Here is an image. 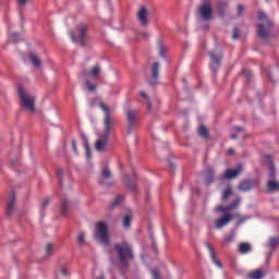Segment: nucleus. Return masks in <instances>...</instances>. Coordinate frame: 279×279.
<instances>
[{
    "label": "nucleus",
    "mask_w": 279,
    "mask_h": 279,
    "mask_svg": "<svg viewBox=\"0 0 279 279\" xmlns=\"http://www.w3.org/2000/svg\"><path fill=\"white\" fill-rule=\"evenodd\" d=\"M77 243L81 246L85 244V234H84V232L78 233Z\"/></svg>",
    "instance_id": "obj_34"
},
{
    "label": "nucleus",
    "mask_w": 279,
    "mask_h": 279,
    "mask_svg": "<svg viewBox=\"0 0 279 279\" xmlns=\"http://www.w3.org/2000/svg\"><path fill=\"white\" fill-rule=\"evenodd\" d=\"M240 214H226L225 216H222V218H218L215 221V227L217 230H221L222 227L228 226L229 222H231V220H233L234 218H239Z\"/></svg>",
    "instance_id": "obj_7"
},
{
    "label": "nucleus",
    "mask_w": 279,
    "mask_h": 279,
    "mask_svg": "<svg viewBox=\"0 0 279 279\" xmlns=\"http://www.w3.org/2000/svg\"><path fill=\"white\" fill-rule=\"evenodd\" d=\"M203 1L208 2V1H210V0H203Z\"/></svg>",
    "instance_id": "obj_59"
},
{
    "label": "nucleus",
    "mask_w": 279,
    "mask_h": 279,
    "mask_svg": "<svg viewBox=\"0 0 279 279\" xmlns=\"http://www.w3.org/2000/svg\"><path fill=\"white\" fill-rule=\"evenodd\" d=\"M277 246H279V238L272 236L269 240V247L271 251H276Z\"/></svg>",
    "instance_id": "obj_24"
},
{
    "label": "nucleus",
    "mask_w": 279,
    "mask_h": 279,
    "mask_svg": "<svg viewBox=\"0 0 279 279\" xmlns=\"http://www.w3.org/2000/svg\"><path fill=\"white\" fill-rule=\"evenodd\" d=\"M97 272H99V270H95V271H94V274H97Z\"/></svg>",
    "instance_id": "obj_58"
},
{
    "label": "nucleus",
    "mask_w": 279,
    "mask_h": 279,
    "mask_svg": "<svg viewBox=\"0 0 279 279\" xmlns=\"http://www.w3.org/2000/svg\"><path fill=\"white\" fill-rule=\"evenodd\" d=\"M263 272L257 269V270H254L253 272L250 274V278L251 279H262L263 278Z\"/></svg>",
    "instance_id": "obj_27"
},
{
    "label": "nucleus",
    "mask_w": 279,
    "mask_h": 279,
    "mask_svg": "<svg viewBox=\"0 0 279 279\" xmlns=\"http://www.w3.org/2000/svg\"><path fill=\"white\" fill-rule=\"evenodd\" d=\"M17 96L21 98V106L23 108H26L27 111L29 112H35V99L33 96H27V93L24 87L20 86L17 87Z\"/></svg>",
    "instance_id": "obj_6"
},
{
    "label": "nucleus",
    "mask_w": 279,
    "mask_h": 279,
    "mask_svg": "<svg viewBox=\"0 0 279 279\" xmlns=\"http://www.w3.org/2000/svg\"><path fill=\"white\" fill-rule=\"evenodd\" d=\"M123 197L121 195L117 196L116 199H113L111 207L114 208L117 205L121 204Z\"/></svg>",
    "instance_id": "obj_36"
},
{
    "label": "nucleus",
    "mask_w": 279,
    "mask_h": 279,
    "mask_svg": "<svg viewBox=\"0 0 279 279\" xmlns=\"http://www.w3.org/2000/svg\"><path fill=\"white\" fill-rule=\"evenodd\" d=\"M99 108H101L102 112H105V134H102L101 140L96 141V151H102L106 145L108 144L109 133L111 132L112 126H114V120L111 118V112L109 108L105 104H99Z\"/></svg>",
    "instance_id": "obj_1"
},
{
    "label": "nucleus",
    "mask_w": 279,
    "mask_h": 279,
    "mask_svg": "<svg viewBox=\"0 0 279 279\" xmlns=\"http://www.w3.org/2000/svg\"><path fill=\"white\" fill-rule=\"evenodd\" d=\"M126 187H129L131 190V192H135V184L130 183V181L125 182Z\"/></svg>",
    "instance_id": "obj_44"
},
{
    "label": "nucleus",
    "mask_w": 279,
    "mask_h": 279,
    "mask_svg": "<svg viewBox=\"0 0 279 279\" xmlns=\"http://www.w3.org/2000/svg\"><path fill=\"white\" fill-rule=\"evenodd\" d=\"M232 209L231 208H229L228 206H218V208H216V211H218V213H229V211H231Z\"/></svg>",
    "instance_id": "obj_37"
},
{
    "label": "nucleus",
    "mask_w": 279,
    "mask_h": 279,
    "mask_svg": "<svg viewBox=\"0 0 279 279\" xmlns=\"http://www.w3.org/2000/svg\"><path fill=\"white\" fill-rule=\"evenodd\" d=\"M101 177L105 179L111 178V171L108 168L102 169Z\"/></svg>",
    "instance_id": "obj_35"
},
{
    "label": "nucleus",
    "mask_w": 279,
    "mask_h": 279,
    "mask_svg": "<svg viewBox=\"0 0 279 279\" xmlns=\"http://www.w3.org/2000/svg\"><path fill=\"white\" fill-rule=\"evenodd\" d=\"M268 77H269V80H270V74H269V76H268Z\"/></svg>",
    "instance_id": "obj_62"
},
{
    "label": "nucleus",
    "mask_w": 279,
    "mask_h": 279,
    "mask_svg": "<svg viewBox=\"0 0 279 279\" xmlns=\"http://www.w3.org/2000/svg\"><path fill=\"white\" fill-rule=\"evenodd\" d=\"M158 52L160 54L161 58H165V47L161 43L158 44Z\"/></svg>",
    "instance_id": "obj_41"
},
{
    "label": "nucleus",
    "mask_w": 279,
    "mask_h": 279,
    "mask_svg": "<svg viewBox=\"0 0 279 279\" xmlns=\"http://www.w3.org/2000/svg\"><path fill=\"white\" fill-rule=\"evenodd\" d=\"M113 250L116 251L117 258L122 263L124 267L129 265V260L133 259V250L128 242H122L119 244H113Z\"/></svg>",
    "instance_id": "obj_3"
},
{
    "label": "nucleus",
    "mask_w": 279,
    "mask_h": 279,
    "mask_svg": "<svg viewBox=\"0 0 279 279\" xmlns=\"http://www.w3.org/2000/svg\"><path fill=\"white\" fill-rule=\"evenodd\" d=\"M209 58L211 59V65H209V68L213 71H217L219 68V62L221 61V56H218L216 53L209 52Z\"/></svg>",
    "instance_id": "obj_14"
},
{
    "label": "nucleus",
    "mask_w": 279,
    "mask_h": 279,
    "mask_svg": "<svg viewBox=\"0 0 279 279\" xmlns=\"http://www.w3.org/2000/svg\"><path fill=\"white\" fill-rule=\"evenodd\" d=\"M85 149L87 159H90V148L88 147L87 141H85Z\"/></svg>",
    "instance_id": "obj_43"
},
{
    "label": "nucleus",
    "mask_w": 279,
    "mask_h": 279,
    "mask_svg": "<svg viewBox=\"0 0 279 279\" xmlns=\"http://www.w3.org/2000/svg\"><path fill=\"white\" fill-rule=\"evenodd\" d=\"M147 9L145 7L140 8V11H137V21H140L141 26H147Z\"/></svg>",
    "instance_id": "obj_12"
},
{
    "label": "nucleus",
    "mask_w": 279,
    "mask_h": 279,
    "mask_svg": "<svg viewBox=\"0 0 279 279\" xmlns=\"http://www.w3.org/2000/svg\"><path fill=\"white\" fill-rule=\"evenodd\" d=\"M251 251V246L248 243H242L239 245V252L242 254H246Z\"/></svg>",
    "instance_id": "obj_25"
},
{
    "label": "nucleus",
    "mask_w": 279,
    "mask_h": 279,
    "mask_svg": "<svg viewBox=\"0 0 279 279\" xmlns=\"http://www.w3.org/2000/svg\"><path fill=\"white\" fill-rule=\"evenodd\" d=\"M142 36H143L144 38H149V34H148V33H143Z\"/></svg>",
    "instance_id": "obj_54"
},
{
    "label": "nucleus",
    "mask_w": 279,
    "mask_h": 279,
    "mask_svg": "<svg viewBox=\"0 0 279 279\" xmlns=\"http://www.w3.org/2000/svg\"><path fill=\"white\" fill-rule=\"evenodd\" d=\"M234 218H239V220H236L235 226L240 227L243 222H245L246 220H250V216H240L239 217H234Z\"/></svg>",
    "instance_id": "obj_30"
},
{
    "label": "nucleus",
    "mask_w": 279,
    "mask_h": 279,
    "mask_svg": "<svg viewBox=\"0 0 279 279\" xmlns=\"http://www.w3.org/2000/svg\"><path fill=\"white\" fill-rule=\"evenodd\" d=\"M238 9H239V15H242L243 10H244V8L242 7V4H239Z\"/></svg>",
    "instance_id": "obj_50"
},
{
    "label": "nucleus",
    "mask_w": 279,
    "mask_h": 279,
    "mask_svg": "<svg viewBox=\"0 0 279 279\" xmlns=\"http://www.w3.org/2000/svg\"><path fill=\"white\" fill-rule=\"evenodd\" d=\"M257 20H259V24H257V37L260 39L268 38L272 32L274 22L264 12L257 14Z\"/></svg>",
    "instance_id": "obj_2"
},
{
    "label": "nucleus",
    "mask_w": 279,
    "mask_h": 279,
    "mask_svg": "<svg viewBox=\"0 0 279 279\" xmlns=\"http://www.w3.org/2000/svg\"><path fill=\"white\" fill-rule=\"evenodd\" d=\"M85 85H86V88L88 89V92H90V93L97 90V85H93L90 83V81H88V80L85 81Z\"/></svg>",
    "instance_id": "obj_31"
},
{
    "label": "nucleus",
    "mask_w": 279,
    "mask_h": 279,
    "mask_svg": "<svg viewBox=\"0 0 279 279\" xmlns=\"http://www.w3.org/2000/svg\"><path fill=\"white\" fill-rule=\"evenodd\" d=\"M72 149H74V153H77V145L74 140H72Z\"/></svg>",
    "instance_id": "obj_49"
},
{
    "label": "nucleus",
    "mask_w": 279,
    "mask_h": 279,
    "mask_svg": "<svg viewBox=\"0 0 279 279\" xmlns=\"http://www.w3.org/2000/svg\"><path fill=\"white\" fill-rule=\"evenodd\" d=\"M147 108L150 110V104H149V105H147Z\"/></svg>",
    "instance_id": "obj_57"
},
{
    "label": "nucleus",
    "mask_w": 279,
    "mask_h": 279,
    "mask_svg": "<svg viewBox=\"0 0 279 279\" xmlns=\"http://www.w3.org/2000/svg\"><path fill=\"white\" fill-rule=\"evenodd\" d=\"M203 182H205V185L209 186L211 185L213 181L215 180V172L211 168L206 169L203 171Z\"/></svg>",
    "instance_id": "obj_11"
},
{
    "label": "nucleus",
    "mask_w": 279,
    "mask_h": 279,
    "mask_svg": "<svg viewBox=\"0 0 279 279\" xmlns=\"http://www.w3.org/2000/svg\"><path fill=\"white\" fill-rule=\"evenodd\" d=\"M27 0H17V4H20V7H25Z\"/></svg>",
    "instance_id": "obj_48"
},
{
    "label": "nucleus",
    "mask_w": 279,
    "mask_h": 279,
    "mask_svg": "<svg viewBox=\"0 0 279 279\" xmlns=\"http://www.w3.org/2000/svg\"><path fill=\"white\" fill-rule=\"evenodd\" d=\"M269 177L275 179L276 178V168L271 160H269Z\"/></svg>",
    "instance_id": "obj_32"
},
{
    "label": "nucleus",
    "mask_w": 279,
    "mask_h": 279,
    "mask_svg": "<svg viewBox=\"0 0 279 279\" xmlns=\"http://www.w3.org/2000/svg\"><path fill=\"white\" fill-rule=\"evenodd\" d=\"M243 171V165L239 163L236 165L235 169H227L225 174L222 175V178L227 179V180H232L234 178H236L238 175H240V173H242Z\"/></svg>",
    "instance_id": "obj_9"
},
{
    "label": "nucleus",
    "mask_w": 279,
    "mask_h": 279,
    "mask_svg": "<svg viewBox=\"0 0 279 279\" xmlns=\"http://www.w3.org/2000/svg\"><path fill=\"white\" fill-rule=\"evenodd\" d=\"M53 252H54V246H53V244L48 243V244L45 246V253L47 254V256H51V255H53Z\"/></svg>",
    "instance_id": "obj_28"
},
{
    "label": "nucleus",
    "mask_w": 279,
    "mask_h": 279,
    "mask_svg": "<svg viewBox=\"0 0 279 279\" xmlns=\"http://www.w3.org/2000/svg\"><path fill=\"white\" fill-rule=\"evenodd\" d=\"M131 225H132V217L130 216L123 217V220H122L123 228L129 229Z\"/></svg>",
    "instance_id": "obj_26"
},
{
    "label": "nucleus",
    "mask_w": 279,
    "mask_h": 279,
    "mask_svg": "<svg viewBox=\"0 0 279 279\" xmlns=\"http://www.w3.org/2000/svg\"><path fill=\"white\" fill-rule=\"evenodd\" d=\"M228 8V3L227 2H221L219 3L218 7V14L219 16H225V13H222V9Z\"/></svg>",
    "instance_id": "obj_33"
},
{
    "label": "nucleus",
    "mask_w": 279,
    "mask_h": 279,
    "mask_svg": "<svg viewBox=\"0 0 279 279\" xmlns=\"http://www.w3.org/2000/svg\"><path fill=\"white\" fill-rule=\"evenodd\" d=\"M101 73V68L99 65H94L89 72L83 71V75H89L93 80H97Z\"/></svg>",
    "instance_id": "obj_16"
},
{
    "label": "nucleus",
    "mask_w": 279,
    "mask_h": 279,
    "mask_svg": "<svg viewBox=\"0 0 279 279\" xmlns=\"http://www.w3.org/2000/svg\"><path fill=\"white\" fill-rule=\"evenodd\" d=\"M153 81H149L150 86H156L157 84V78L159 77V62H155L153 64Z\"/></svg>",
    "instance_id": "obj_17"
},
{
    "label": "nucleus",
    "mask_w": 279,
    "mask_h": 279,
    "mask_svg": "<svg viewBox=\"0 0 279 279\" xmlns=\"http://www.w3.org/2000/svg\"><path fill=\"white\" fill-rule=\"evenodd\" d=\"M70 210V199L66 196H62L61 198V215L65 216L68 211Z\"/></svg>",
    "instance_id": "obj_18"
},
{
    "label": "nucleus",
    "mask_w": 279,
    "mask_h": 279,
    "mask_svg": "<svg viewBox=\"0 0 279 279\" xmlns=\"http://www.w3.org/2000/svg\"><path fill=\"white\" fill-rule=\"evenodd\" d=\"M14 207H15V193L11 192L9 196V204L7 206V217L12 216Z\"/></svg>",
    "instance_id": "obj_15"
},
{
    "label": "nucleus",
    "mask_w": 279,
    "mask_h": 279,
    "mask_svg": "<svg viewBox=\"0 0 279 279\" xmlns=\"http://www.w3.org/2000/svg\"><path fill=\"white\" fill-rule=\"evenodd\" d=\"M253 187V181H243L242 183L239 184V191L240 192H250Z\"/></svg>",
    "instance_id": "obj_19"
},
{
    "label": "nucleus",
    "mask_w": 279,
    "mask_h": 279,
    "mask_svg": "<svg viewBox=\"0 0 279 279\" xmlns=\"http://www.w3.org/2000/svg\"><path fill=\"white\" fill-rule=\"evenodd\" d=\"M239 205H240V197H236L232 204H230L229 206H227V208L231 209V210H234V209H238L239 208Z\"/></svg>",
    "instance_id": "obj_29"
},
{
    "label": "nucleus",
    "mask_w": 279,
    "mask_h": 279,
    "mask_svg": "<svg viewBox=\"0 0 279 279\" xmlns=\"http://www.w3.org/2000/svg\"><path fill=\"white\" fill-rule=\"evenodd\" d=\"M205 247L209 252V257L211 258L213 264H215L216 267H218L219 269H222V264H221V262H219L217 259V255H216L215 251L213 250V246L208 243H205Z\"/></svg>",
    "instance_id": "obj_13"
},
{
    "label": "nucleus",
    "mask_w": 279,
    "mask_h": 279,
    "mask_svg": "<svg viewBox=\"0 0 279 279\" xmlns=\"http://www.w3.org/2000/svg\"><path fill=\"white\" fill-rule=\"evenodd\" d=\"M231 195H232V187L231 185H227L225 191H222L221 199L227 201L229 199V197H231Z\"/></svg>",
    "instance_id": "obj_22"
},
{
    "label": "nucleus",
    "mask_w": 279,
    "mask_h": 279,
    "mask_svg": "<svg viewBox=\"0 0 279 279\" xmlns=\"http://www.w3.org/2000/svg\"><path fill=\"white\" fill-rule=\"evenodd\" d=\"M267 190H269V192H277V191H279V182H277V181H269V183H267Z\"/></svg>",
    "instance_id": "obj_23"
},
{
    "label": "nucleus",
    "mask_w": 279,
    "mask_h": 279,
    "mask_svg": "<svg viewBox=\"0 0 279 279\" xmlns=\"http://www.w3.org/2000/svg\"><path fill=\"white\" fill-rule=\"evenodd\" d=\"M69 37H71L72 43H78L82 46L87 44V25L78 24L75 28V33L73 31H69Z\"/></svg>",
    "instance_id": "obj_4"
},
{
    "label": "nucleus",
    "mask_w": 279,
    "mask_h": 279,
    "mask_svg": "<svg viewBox=\"0 0 279 279\" xmlns=\"http://www.w3.org/2000/svg\"><path fill=\"white\" fill-rule=\"evenodd\" d=\"M57 175H58V178H59V185H63V180H62V177H63V169H58Z\"/></svg>",
    "instance_id": "obj_39"
},
{
    "label": "nucleus",
    "mask_w": 279,
    "mask_h": 279,
    "mask_svg": "<svg viewBox=\"0 0 279 279\" xmlns=\"http://www.w3.org/2000/svg\"><path fill=\"white\" fill-rule=\"evenodd\" d=\"M234 154V149L230 148L229 150H227V155L231 156Z\"/></svg>",
    "instance_id": "obj_51"
},
{
    "label": "nucleus",
    "mask_w": 279,
    "mask_h": 279,
    "mask_svg": "<svg viewBox=\"0 0 279 279\" xmlns=\"http://www.w3.org/2000/svg\"><path fill=\"white\" fill-rule=\"evenodd\" d=\"M49 198L45 199L44 202H41V208H46L47 206H49Z\"/></svg>",
    "instance_id": "obj_47"
},
{
    "label": "nucleus",
    "mask_w": 279,
    "mask_h": 279,
    "mask_svg": "<svg viewBox=\"0 0 279 279\" xmlns=\"http://www.w3.org/2000/svg\"><path fill=\"white\" fill-rule=\"evenodd\" d=\"M266 2H269V0H266Z\"/></svg>",
    "instance_id": "obj_61"
},
{
    "label": "nucleus",
    "mask_w": 279,
    "mask_h": 279,
    "mask_svg": "<svg viewBox=\"0 0 279 279\" xmlns=\"http://www.w3.org/2000/svg\"><path fill=\"white\" fill-rule=\"evenodd\" d=\"M230 138L235 140L236 138L235 134L230 135Z\"/></svg>",
    "instance_id": "obj_56"
},
{
    "label": "nucleus",
    "mask_w": 279,
    "mask_h": 279,
    "mask_svg": "<svg viewBox=\"0 0 279 279\" xmlns=\"http://www.w3.org/2000/svg\"><path fill=\"white\" fill-rule=\"evenodd\" d=\"M61 275L62 276H69L70 275V269H68L66 267H62L61 268Z\"/></svg>",
    "instance_id": "obj_45"
},
{
    "label": "nucleus",
    "mask_w": 279,
    "mask_h": 279,
    "mask_svg": "<svg viewBox=\"0 0 279 279\" xmlns=\"http://www.w3.org/2000/svg\"><path fill=\"white\" fill-rule=\"evenodd\" d=\"M198 13L203 21H210L213 16V8L209 2H203L201 8H198Z\"/></svg>",
    "instance_id": "obj_8"
},
{
    "label": "nucleus",
    "mask_w": 279,
    "mask_h": 279,
    "mask_svg": "<svg viewBox=\"0 0 279 279\" xmlns=\"http://www.w3.org/2000/svg\"><path fill=\"white\" fill-rule=\"evenodd\" d=\"M136 110L129 109L126 110V123L129 126V133L132 132V129L135 126L136 123Z\"/></svg>",
    "instance_id": "obj_10"
},
{
    "label": "nucleus",
    "mask_w": 279,
    "mask_h": 279,
    "mask_svg": "<svg viewBox=\"0 0 279 279\" xmlns=\"http://www.w3.org/2000/svg\"><path fill=\"white\" fill-rule=\"evenodd\" d=\"M94 238L96 242L101 243V245H109L108 225L106 222L99 221L96 223Z\"/></svg>",
    "instance_id": "obj_5"
},
{
    "label": "nucleus",
    "mask_w": 279,
    "mask_h": 279,
    "mask_svg": "<svg viewBox=\"0 0 279 279\" xmlns=\"http://www.w3.org/2000/svg\"><path fill=\"white\" fill-rule=\"evenodd\" d=\"M234 238H235L234 233L227 234L225 236V243H232V241H234Z\"/></svg>",
    "instance_id": "obj_38"
},
{
    "label": "nucleus",
    "mask_w": 279,
    "mask_h": 279,
    "mask_svg": "<svg viewBox=\"0 0 279 279\" xmlns=\"http://www.w3.org/2000/svg\"><path fill=\"white\" fill-rule=\"evenodd\" d=\"M153 278L160 279L159 271H157L156 269L153 270Z\"/></svg>",
    "instance_id": "obj_46"
},
{
    "label": "nucleus",
    "mask_w": 279,
    "mask_h": 279,
    "mask_svg": "<svg viewBox=\"0 0 279 279\" xmlns=\"http://www.w3.org/2000/svg\"><path fill=\"white\" fill-rule=\"evenodd\" d=\"M97 279H105V275H102L101 272H99V278Z\"/></svg>",
    "instance_id": "obj_55"
},
{
    "label": "nucleus",
    "mask_w": 279,
    "mask_h": 279,
    "mask_svg": "<svg viewBox=\"0 0 279 279\" xmlns=\"http://www.w3.org/2000/svg\"><path fill=\"white\" fill-rule=\"evenodd\" d=\"M198 135L203 140L207 141L209 138V133H208L207 126H204V125L198 126Z\"/></svg>",
    "instance_id": "obj_21"
},
{
    "label": "nucleus",
    "mask_w": 279,
    "mask_h": 279,
    "mask_svg": "<svg viewBox=\"0 0 279 279\" xmlns=\"http://www.w3.org/2000/svg\"><path fill=\"white\" fill-rule=\"evenodd\" d=\"M19 33H13L10 35V41L11 43H19Z\"/></svg>",
    "instance_id": "obj_40"
},
{
    "label": "nucleus",
    "mask_w": 279,
    "mask_h": 279,
    "mask_svg": "<svg viewBox=\"0 0 279 279\" xmlns=\"http://www.w3.org/2000/svg\"><path fill=\"white\" fill-rule=\"evenodd\" d=\"M246 74H248V72H247V71H245V75H246Z\"/></svg>",
    "instance_id": "obj_60"
},
{
    "label": "nucleus",
    "mask_w": 279,
    "mask_h": 279,
    "mask_svg": "<svg viewBox=\"0 0 279 279\" xmlns=\"http://www.w3.org/2000/svg\"><path fill=\"white\" fill-rule=\"evenodd\" d=\"M235 131L241 133V132H243V129L241 126H235Z\"/></svg>",
    "instance_id": "obj_53"
},
{
    "label": "nucleus",
    "mask_w": 279,
    "mask_h": 279,
    "mask_svg": "<svg viewBox=\"0 0 279 279\" xmlns=\"http://www.w3.org/2000/svg\"><path fill=\"white\" fill-rule=\"evenodd\" d=\"M239 35H240V31L239 28H233V34H232V39L233 40H238L239 39Z\"/></svg>",
    "instance_id": "obj_42"
},
{
    "label": "nucleus",
    "mask_w": 279,
    "mask_h": 279,
    "mask_svg": "<svg viewBox=\"0 0 279 279\" xmlns=\"http://www.w3.org/2000/svg\"><path fill=\"white\" fill-rule=\"evenodd\" d=\"M29 60H31V63H33L35 69L40 68V64H41L40 59L34 52H29Z\"/></svg>",
    "instance_id": "obj_20"
},
{
    "label": "nucleus",
    "mask_w": 279,
    "mask_h": 279,
    "mask_svg": "<svg viewBox=\"0 0 279 279\" xmlns=\"http://www.w3.org/2000/svg\"><path fill=\"white\" fill-rule=\"evenodd\" d=\"M140 96L143 97V98H147V94L145 92H141Z\"/></svg>",
    "instance_id": "obj_52"
}]
</instances>
